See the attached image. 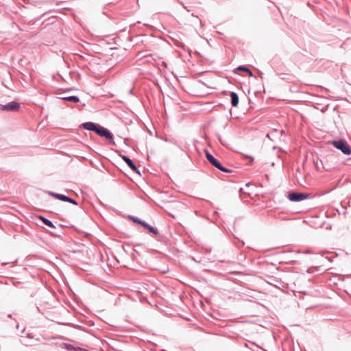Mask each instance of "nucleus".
Wrapping results in <instances>:
<instances>
[{
    "label": "nucleus",
    "instance_id": "nucleus-19",
    "mask_svg": "<svg viewBox=\"0 0 351 351\" xmlns=\"http://www.w3.org/2000/svg\"><path fill=\"white\" fill-rule=\"evenodd\" d=\"M66 202H69V203L76 205V206L78 204L76 200H75L73 198H71L70 197H69V199L67 200Z\"/></svg>",
    "mask_w": 351,
    "mask_h": 351
},
{
    "label": "nucleus",
    "instance_id": "nucleus-15",
    "mask_svg": "<svg viewBox=\"0 0 351 351\" xmlns=\"http://www.w3.org/2000/svg\"><path fill=\"white\" fill-rule=\"evenodd\" d=\"M278 132L276 129L273 130L271 132L267 134L266 136L270 140L273 141V138L275 137V134Z\"/></svg>",
    "mask_w": 351,
    "mask_h": 351
},
{
    "label": "nucleus",
    "instance_id": "nucleus-22",
    "mask_svg": "<svg viewBox=\"0 0 351 351\" xmlns=\"http://www.w3.org/2000/svg\"><path fill=\"white\" fill-rule=\"evenodd\" d=\"M235 70H236L237 71H241V70H242L241 65L238 66L235 69Z\"/></svg>",
    "mask_w": 351,
    "mask_h": 351
},
{
    "label": "nucleus",
    "instance_id": "nucleus-13",
    "mask_svg": "<svg viewBox=\"0 0 351 351\" xmlns=\"http://www.w3.org/2000/svg\"><path fill=\"white\" fill-rule=\"evenodd\" d=\"M243 73H246L249 77L253 76L252 71L247 66L243 65Z\"/></svg>",
    "mask_w": 351,
    "mask_h": 351
},
{
    "label": "nucleus",
    "instance_id": "nucleus-18",
    "mask_svg": "<svg viewBox=\"0 0 351 351\" xmlns=\"http://www.w3.org/2000/svg\"><path fill=\"white\" fill-rule=\"evenodd\" d=\"M130 218L132 219V221H133L134 222H135V223H138V224H140V223H141V221H142V220H141V219H139V218L136 217H134V216H132V217H131Z\"/></svg>",
    "mask_w": 351,
    "mask_h": 351
},
{
    "label": "nucleus",
    "instance_id": "nucleus-10",
    "mask_svg": "<svg viewBox=\"0 0 351 351\" xmlns=\"http://www.w3.org/2000/svg\"><path fill=\"white\" fill-rule=\"evenodd\" d=\"M38 219L45 224L48 227H50V228H55V226L53 225V223H52L51 221H50L49 219L45 218V217L43 216H38Z\"/></svg>",
    "mask_w": 351,
    "mask_h": 351
},
{
    "label": "nucleus",
    "instance_id": "nucleus-1",
    "mask_svg": "<svg viewBox=\"0 0 351 351\" xmlns=\"http://www.w3.org/2000/svg\"><path fill=\"white\" fill-rule=\"evenodd\" d=\"M332 145L345 155L351 154V147L344 139L339 138L332 141Z\"/></svg>",
    "mask_w": 351,
    "mask_h": 351
},
{
    "label": "nucleus",
    "instance_id": "nucleus-27",
    "mask_svg": "<svg viewBox=\"0 0 351 351\" xmlns=\"http://www.w3.org/2000/svg\"><path fill=\"white\" fill-rule=\"evenodd\" d=\"M244 346L246 347V348H248V344L247 343H244Z\"/></svg>",
    "mask_w": 351,
    "mask_h": 351
},
{
    "label": "nucleus",
    "instance_id": "nucleus-6",
    "mask_svg": "<svg viewBox=\"0 0 351 351\" xmlns=\"http://www.w3.org/2000/svg\"><path fill=\"white\" fill-rule=\"evenodd\" d=\"M122 160L128 165V166L134 172L140 174V171L138 169L136 166L134 165L133 161L125 155H120Z\"/></svg>",
    "mask_w": 351,
    "mask_h": 351
},
{
    "label": "nucleus",
    "instance_id": "nucleus-14",
    "mask_svg": "<svg viewBox=\"0 0 351 351\" xmlns=\"http://www.w3.org/2000/svg\"><path fill=\"white\" fill-rule=\"evenodd\" d=\"M64 346H65V348L69 350V351H80L79 348H75L73 345L71 344H67V343H64Z\"/></svg>",
    "mask_w": 351,
    "mask_h": 351
},
{
    "label": "nucleus",
    "instance_id": "nucleus-5",
    "mask_svg": "<svg viewBox=\"0 0 351 351\" xmlns=\"http://www.w3.org/2000/svg\"><path fill=\"white\" fill-rule=\"evenodd\" d=\"M0 106L3 111L15 112L20 108L21 104L17 101H13L5 105H0Z\"/></svg>",
    "mask_w": 351,
    "mask_h": 351
},
{
    "label": "nucleus",
    "instance_id": "nucleus-3",
    "mask_svg": "<svg viewBox=\"0 0 351 351\" xmlns=\"http://www.w3.org/2000/svg\"><path fill=\"white\" fill-rule=\"evenodd\" d=\"M310 195L306 193H299L295 191H290L287 193V198L289 201L298 202L307 199Z\"/></svg>",
    "mask_w": 351,
    "mask_h": 351
},
{
    "label": "nucleus",
    "instance_id": "nucleus-21",
    "mask_svg": "<svg viewBox=\"0 0 351 351\" xmlns=\"http://www.w3.org/2000/svg\"><path fill=\"white\" fill-rule=\"evenodd\" d=\"M143 228H145V229H147V228L149 227V224L147 223H146L145 221H141V223H140Z\"/></svg>",
    "mask_w": 351,
    "mask_h": 351
},
{
    "label": "nucleus",
    "instance_id": "nucleus-28",
    "mask_svg": "<svg viewBox=\"0 0 351 351\" xmlns=\"http://www.w3.org/2000/svg\"><path fill=\"white\" fill-rule=\"evenodd\" d=\"M243 295H247V293L245 292H244L243 290Z\"/></svg>",
    "mask_w": 351,
    "mask_h": 351
},
{
    "label": "nucleus",
    "instance_id": "nucleus-11",
    "mask_svg": "<svg viewBox=\"0 0 351 351\" xmlns=\"http://www.w3.org/2000/svg\"><path fill=\"white\" fill-rule=\"evenodd\" d=\"M254 160V159L252 156L243 154V162H245L247 165H252Z\"/></svg>",
    "mask_w": 351,
    "mask_h": 351
},
{
    "label": "nucleus",
    "instance_id": "nucleus-9",
    "mask_svg": "<svg viewBox=\"0 0 351 351\" xmlns=\"http://www.w3.org/2000/svg\"><path fill=\"white\" fill-rule=\"evenodd\" d=\"M231 104L233 107H236L239 104V98L238 95L234 92H230Z\"/></svg>",
    "mask_w": 351,
    "mask_h": 351
},
{
    "label": "nucleus",
    "instance_id": "nucleus-25",
    "mask_svg": "<svg viewBox=\"0 0 351 351\" xmlns=\"http://www.w3.org/2000/svg\"><path fill=\"white\" fill-rule=\"evenodd\" d=\"M238 193L240 197H241V188H240L238 191Z\"/></svg>",
    "mask_w": 351,
    "mask_h": 351
},
{
    "label": "nucleus",
    "instance_id": "nucleus-29",
    "mask_svg": "<svg viewBox=\"0 0 351 351\" xmlns=\"http://www.w3.org/2000/svg\"><path fill=\"white\" fill-rule=\"evenodd\" d=\"M246 186H249V183H246Z\"/></svg>",
    "mask_w": 351,
    "mask_h": 351
},
{
    "label": "nucleus",
    "instance_id": "nucleus-12",
    "mask_svg": "<svg viewBox=\"0 0 351 351\" xmlns=\"http://www.w3.org/2000/svg\"><path fill=\"white\" fill-rule=\"evenodd\" d=\"M62 99L65 100V101H71V102H74V103L80 102V98L78 97H77V96H75V95L65 97H63Z\"/></svg>",
    "mask_w": 351,
    "mask_h": 351
},
{
    "label": "nucleus",
    "instance_id": "nucleus-17",
    "mask_svg": "<svg viewBox=\"0 0 351 351\" xmlns=\"http://www.w3.org/2000/svg\"><path fill=\"white\" fill-rule=\"evenodd\" d=\"M147 230L149 232L153 233L154 234L157 235V234H158V230H157L156 228H154V227H153V226H150V225L149 226V227L147 228Z\"/></svg>",
    "mask_w": 351,
    "mask_h": 351
},
{
    "label": "nucleus",
    "instance_id": "nucleus-16",
    "mask_svg": "<svg viewBox=\"0 0 351 351\" xmlns=\"http://www.w3.org/2000/svg\"><path fill=\"white\" fill-rule=\"evenodd\" d=\"M319 162H320V165L322 166V168L324 169L326 171H330L332 169L328 165L324 163L322 160H319Z\"/></svg>",
    "mask_w": 351,
    "mask_h": 351
},
{
    "label": "nucleus",
    "instance_id": "nucleus-2",
    "mask_svg": "<svg viewBox=\"0 0 351 351\" xmlns=\"http://www.w3.org/2000/svg\"><path fill=\"white\" fill-rule=\"evenodd\" d=\"M205 154L206 159L213 166L223 172H230L229 169L224 167L208 150H205Z\"/></svg>",
    "mask_w": 351,
    "mask_h": 351
},
{
    "label": "nucleus",
    "instance_id": "nucleus-7",
    "mask_svg": "<svg viewBox=\"0 0 351 351\" xmlns=\"http://www.w3.org/2000/svg\"><path fill=\"white\" fill-rule=\"evenodd\" d=\"M98 124L93 122H85L81 125V127L86 130L95 132Z\"/></svg>",
    "mask_w": 351,
    "mask_h": 351
},
{
    "label": "nucleus",
    "instance_id": "nucleus-4",
    "mask_svg": "<svg viewBox=\"0 0 351 351\" xmlns=\"http://www.w3.org/2000/svg\"><path fill=\"white\" fill-rule=\"evenodd\" d=\"M95 132L101 136L104 137L108 140H112L113 138V134L106 128L98 124Z\"/></svg>",
    "mask_w": 351,
    "mask_h": 351
},
{
    "label": "nucleus",
    "instance_id": "nucleus-26",
    "mask_svg": "<svg viewBox=\"0 0 351 351\" xmlns=\"http://www.w3.org/2000/svg\"><path fill=\"white\" fill-rule=\"evenodd\" d=\"M243 276V275H248V274H246L244 271H242Z\"/></svg>",
    "mask_w": 351,
    "mask_h": 351
},
{
    "label": "nucleus",
    "instance_id": "nucleus-24",
    "mask_svg": "<svg viewBox=\"0 0 351 351\" xmlns=\"http://www.w3.org/2000/svg\"><path fill=\"white\" fill-rule=\"evenodd\" d=\"M233 236H234V237L236 239H238V240L239 241V239H239V237L238 235H237L236 234H234V233H233Z\"/></svg>",
    "mask_w": 351,
    "mask_h": 351
},
{
    "label": "nucleus",
    "instance_id": "nucleus-8",
    "mask_svg": "<svg viewBox=\"0 0 351 351\" xmlns=\"http://www.w3.org/2000/svg\"><path fill=\"white\" fill-rule=\"evenodd\" d=\"M49 194L51 196H52V197H55V198H56V199H58L59 200H61L62 202H67V200L69 199V196H66V195H63V194L56 193L51 192V191H49Z\"/></svg>",
    "mask_w": 351,
    "mask_h": 351
},
{
    "label": "nucleus",
    "instance_id": "nucleus-23",
    "mask_svg": "<svg viewBox=\"0 0 351 351\" xmlns=\"http://www.w3.org/2000/svg\"><path fill=\"white\" fill-rule=\"evenodd\" d=\"M237 221H236L234 222V227H233V229H234V231L235 233H237V230H236V226H237Z\"/></svg>",
    "mask_w": 351,
    "mask_h": 351
},
{
    "label": "nucleus",
    "instance_id": "nucleus-20",
    "mask_svg": "<svg viewBox=\"0 0 351 351\" xmlns=\"http://www.w3.org/2000/svg\"><path fill=\"white\" fill-rule=\"evenodd\" d=\"M319 160H314V165L315 166V168L317 170H319L320 168H321V166L319 165Z\"/></svg>",
    "mask_w": 351,
    "mask_h": 351
}]
</instances>
